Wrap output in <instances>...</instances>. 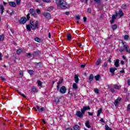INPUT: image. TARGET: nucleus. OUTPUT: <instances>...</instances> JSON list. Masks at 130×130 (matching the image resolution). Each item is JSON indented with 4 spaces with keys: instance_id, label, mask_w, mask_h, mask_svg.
<instances>
[{
    "instance_id": "nucleus-7",
    "label": "nucleus",
    "mask_w": 130,
    "mask_h": 130,
    "mask_svg": "<svg viewBox=\"0 0 130 130\" xmlns=\"http://www.w3.org/2000/svg\"><path fill=\"white\" fill-rule=\"evenodd\" d=\"M83 114H84V113H83L82 112L79 111H77L76 112V115L78 117H79L80 118H82V117H83Z\"/></svg>"
},
{
    "instance_id": "nucleus-42",
    "label": "nucleus",
    "mask_w": 130,
    "mask_h": 130,
    "mask_svg": "<svg viewBox=\"0 0 130 130\" xmlns=\"http://www.w3.org/2000/svg\"><path fill=\"white\" fill-rule=\"evenodd\" d=\"M129 38V37L128 35H125L124 37V39H125V40H127Z\"/></svg>"
},
{
    "instance_id": "nucleus-56",
    "label": "nucleus",
    "mask_w": 130,
    "mask_h": 130,
    "mask_svg": "<svg viewBox=\"0 0 130 130\" xmlns=\"http://www.w3.org/2000/svg\"><path fill=\"white\" fill-rule=\"evenodd\" d=\"M3 59V55L0 53V60Z\"/></svg>"
},
{
    "instance_id": "nucleus-55",
    "label": "nucleus",
    "mask_w": 130,
    "mask_h": 130,
    "mask_svg": "<svg viewBox=\"0 0 130 130\" xmlns=\"http://www.w3.org/2000/svg\"><path fill=\"white\" fill-rule=\"evenodd\" d=\"M104 68H107V63L105 62L104 63Z\"/></svg>"
},
{
    "instance_id": "nucleus-51",
    "label": "nucleus",
    "mask_w": 130,
    "mask_h": 130,
    "mask_svg": "<svg viewBox=\"0 0 130 130\" xmlns=\"http://www.w3.org/2000/svg\"><path fill=\"white\" fill-rule=\"evenodd\" d=\"M27 20H29L30 19V14H28L26 16Z\"/></svg>"
},
{
    "instance_id": "nucleus-15",
    "label": "nucleus",
    "mask_w": 130,
    "mask_h": 130,
    "mask_svg": "<svg viewBox=\"0 0 130 130\" xmlns=\"http://www.w3.org/2000/svg\"><path fill=\"white\" fill-rule=\"evenodd\" d=\"M118 15L119 16H120V18H121V17L123 16V12H122V11H121V10H119Z\"/></svg>"
},
{
    "instance_id": "nucleus-39",
    "label": "nucleus",
    "mask_w": 130,
    "mask_h": 130,
    "mask_svg": "<svg viewBox=\"0 0 130 130\" xmlns=\"http://www.w3.org/2000/svg\"><path fill=\"white\" fill-rule=\"evenodd\" d=\"M16 5L19 6L20 5V3H21V0H16Z\"/></svg>"
},
{
    "instance_id": "nucleus-12",
    "label": "nucleus",
    "mask_w": 130,
    "mask_h": 130,
    "mask_svg": "<svg viewBox=\"0 0 130 130\" xmlns=\"http://www.w3.org/2000/svg\"><path fill=\"white\" fill-rule=\"evenodd\" d=\"M0 10L1 11V14L3 15V14H4V11H5V8L4 7V6H0Z\"/></svg>"
},
{
    "instance_id": "nucleus-54",
    "label": "nucleus",
    "mask_w": 130,
    "mask_h": 130,
    "mask_svg": "<svg viewBox=\"0 0 130 130\" xmlns=\"http://www.w3.org/2000/svg\"><path fill=\"white\" fill-rule=\"evenodd\" d=\"M55 101H56V103H58V102H59V99H58V98H56L55 99Z\"/></svg>"
},
{
    "instance_id": "nucleus-34",
    "label": "nucleus",
    "mask_w": 130,
    "mask_h": 130,
    "mask_svg": "<svg viewBox=\"0 0 130 130\" xmlns=\"http://www.w3.org/2000/svg\"><path fill=\"white\" fill-rule=\"evenodd\" d=\"M4 39H5V37L4 36H0V41H4Z\"/></svg>"
},
{
    "instance_id": "nucleus-32",
    "label": "nucleus",
    "mask_w": 130,
    "mask_h": 130,
    "mask_svg": "<svg viewBox=\"0 0 130 130\" xmlns=\"http://www.w3.org/2000/svg\"><path fill=\"white\" fill-rule=\"evenodd\" d=\"M123 47H124V49H125L126 51L127 52H128V50L127 49V46H126V45H124Z\"/></svg>"
},
{
    "instance_id": "nucleus-57",
    "label": "nucleus",
    "mask_w": 130,
    "mask_h": 130,
    "mask_svg": "<svg viewBox=\"0 0 130 130\" xmlns=\"http://www.w3.org/2000/svg\"><path fill=\"white\" fill-rule=\"evenodd\" d=\"M130 110V104L128 105L127 106V111H129Z\"/></svg>"
},
{
    "instance_id": "nucleus-10",
    "label": "nucleus",
    "mask_w": 130,
    "mask_h": 130,
    "mask_svg": "<svg viewBox=\"0 0 130 130\" xmlns=\"http://www.w3.org/2000/svg\"><path fill=\"white\" fill-rule=\"evenodd\" d=\"M74 79H75L74 81H75V83H79V77H78V75H75L74 76Z\"/></svg>"
},
{
    "instance_id": "nucleus-35",
    "label": "nucleus",
    "mask_w": 130,
    "mask_h": 130,
    "mask_svg": "<svg viewBox=\"0 0 130 130\" xmlns=\"http://www.w3.org/2000/svg\"><path fill=\"white\" fill-rule=\"evenodd\" d=\"M35 110L36 111H37V110H39V111H40V107H39V106H36V108H35Z\"/></svg>"
},
{
    "instance_id": "nucleus-3",
    "label": "nucleus",
    "mask_w": 130,
    "mask_h": 130,
    "mask_svg": "<svg viewBox=\"0 0 130 130\" xmlns=\"http://www.w3.org/2000/svg\"><path fill=\"white\" fill-rule=\"evenodd\" d=\"M59 91L60 93H61V94H66V92H67V88L65 87L64 86H62L60 87Z\"/></svg>"
},
{
    "instance_id": "nucleus-18",
    "label": "nucleus",
    "mask_w": 130,
    "mask_h": 130,
    "mask_svg": "<svg viewBox=\"0 0 130 130\" xmlns=\"http://www.w3.org/2000/svg\"><path fill=\"white\" fill-rule=\"evenodd\" d=\"M81 128L80 127V126L79 125H75L74 127V130H80Z\"/></svg>"
},
{
    "instance_id": "nucleus-2",
    "label": "nucleus",
    "mask_w": 130,
    "mask_h": 130,
    "mask_svg": "<svg viewBox=\"0 0 130 130\" xmlns=\"http://www.w3.org/2000/svg\"><path fill=\"white\" fill-rule=\"evenodd\" d=\"M30 27L32 30H36L37 28H38V21H36L35 24L34 22L31 20L30 21Z\"/></svg>"
},
{
    "instance_id": "nucleus-49",
    "label": "nucleus",
    "mask_w": 130,
    "mask_h": 130,
    "mask_svg": "<svg viewBox=\"0 0 130 130\" xmlns=\"http://www.w3.org/2000/svg\"><path fill=\"white\" fill-rule=\"evenodd\" d=\"M76 20H80L81 19V17L79 16V15H77L76 18Z\"/></svg>"
},
{
    "instance_id": "nucleus-17",
    "label": "nucleus",
    "mask_w": 130,
    "mask_h": 130,
    "mask_svg": "<svg viewBox=\"0 0 130 130\" xmlns=\"http://www.w3.org/2000/svg\"><path fill=\"white\" fill-rule=\"evenodd\" d=\"M27 73H28V74H29L30 76H32V75L34 74V71H33L32 70H28Z\"/></svg>"
},
{
    "instance_id": "nucleus-25",
    "label": "nucleus",
    "mask_w": 130,
    "mask_h": 130,
    "mask_svg": "<svg viewBox=\"0 0 130 130\" xmlns=\"http://www.w3.org/2000/svg\"><path fill=\"white\" fill-rule=\"evenodd\" d=\"M101 112H102V109L101 108L100 110L98 111L97 116H100V114H101Z\"/></svg>"
},
{
    "instance_id": "nucleus-8",
    "label": "nucleus",
    "mask_w": 130,
    "mask_h": 130,
    "mask_svg": "<svg viewBox=\"0 0 130 130\" xmlns=\"http://www.w3.org/2000/svg\"><path fill=\"white\" fill-rule=\"evenodd\" d=\"M8 4L9 5V6H10V7H12V8H16V3L14 2H9Z\"/></svg>"
},
{
    "instance_id": "nucleus-28",
    "label": "nucleus",
    "mask_w": 130,
    "mask_h": 130,
    "mask_svg": "<svg viewBox=\"0 0 130 130\" xmlns=\"http://www.w3.org/2000/svg\"><path fill=\"white\" fill-rule=\"evenodd\" d=\"M35 40L37 42H38L39 43H40V42H41V40H40V39L38 38H36L35 39Z\"/></svg>"
},
{
    "instance_id": "nucleus-46",
    "label": "nucleus",
    "mask_w": 130,
    "mask_h": 130,
    "mask_svg": "<svg viewBox=\"0 0 130 130\" xmlns=\"http://www.w3.org/2000/svg\"><path fill=\"white\" fill-rule=\"evenodd\" d=\"M43 2H45V3H51V1L52 0H43Z\"/></svg>"
},
{
    "instance_id": "nucleus-13",
    "label": "nucleus",
    "mask_w": 130,
    "mask_h": 130,
    "mask_svg": "<svg viewBox=\"0 0 130 130\" xmlns=\"http://www.w3.org/2000/svg\"><path fill=\"white\" fill-rule=\"evenodd\" d=\"M117 69L116 68H110V73H112V74H114V72H115V71H116Z\"/></svg>"
},
{
    "instance_id": "nucleus-43",
    "label": "nucleus",
    "mask_w": 130,
    "mask_h": 130,
    "mask_svg": "<svg viewBox=\"0 0 130 130\" xmlns=\"http://www.w3.org/2000/svg\"><path fill=\"white\" fill-rule=\"evenodd\" d=\"M44 111V108L42 107L41 109H40V111L39 112H43Z\"/></svg>"
},
{
    "instance_id": "nucleus-41",
    "label": "nucleus",
    "mask_w": 130,
    "mask_h": 130,
    "mask_svg": "<svg viewBox=\"0 0 130 130\" xmlns=\"http://www.w3.org/2000/svg\"><path fill=\"white\" fill-rule=\"evenodd\" d=\"M122 8L123 9V10H125V9H126V5H122Z\"/></svg>"
},
{
    "instance_id": "nucleus-4",
    "label": "nucleus",
    "mask_w": 130,
    "mask_h": 130,
    "mask_svg": "<svg viewBox=\"0 0 130 130\" xmlns=\"http://www.w3.org/2000/svg\"><path fill=\"white\" fill-rule=\"evenodd\" d=\"M43 15L44 17H45L47 19H50V18H51V15H50V14H49V13L44 12Z\"/></svg>"
},
{
    "instance_id": "nucleus-26",
    "label": "nucleus",
    "mask_w": 130,
    "mask_h": 130,
    "mask_svg": "<svg viewBox=\"0 0 130 130\" xmlns=\"http://www.w3.org/2000/svg\"><path fill=\"white\" fill-rule=\"evenodd\" d=\"M31 91L32 92H36V91H37V89L36 88V87H35V86H32L31 87Z\"/></svg>"
},
{
    "instance_id": "nucleus-64",
    "label": "nucleus",
    "mask_w": 130,
    "mask_h": 130,
    "mask_svg": "<svg viewBox=\"0 0 130 130\" xmlns=\"http://www.w3.org/2000/svg\"><path fill=\"white\" fill-rule=\"evenodd\" d=\"M66 130H73L72 128H67Z\"/></svg>"
},
{
    "instance_id": "nucleus-24",
    "label": "nucleus",
    "mask_w": 130,
    "mask_h": 130,
    "mask_svg": "<svg viewBox=\"0 0 130 130\" xmlns=\"http://www.w3.org/2000/svg\"><path fill=\"white\" fill-rule=\"evenodd\" d=\"M94 79L96 81H99V79H100V75H97L96 76H94Z\"/></svg>"
},
{
    "instance_id": "nucleus-30",
    "label": "nucleus",
    "mask_w": 130,
    "mask_h": 130,
    "mask_svg": "<svg viewBox=\"0 0 130 130\" xmlns=\"http://www.w3.org/2000/svg\"><path fill=\"white\" fill-rule=\"evenodd\" d=\"M73 89H78V86H77V84L73 83Z\"/></svg>"
},
{
    "instance_id": "nucleus-52",
    "label": "nucleus",
    "mask_w": 130,
    "mask_h": 130,
    "mask_svg": "<svg viewBox=\"0 0 130 130\" xmlns=\"http://www.w3.org/2000/svg\"><path fill=\"white\" fill-rule=\"evenodd\" d=\"M113 23H114V18H112V19L111 20V23L113 24Z\"/></svg>"
},
{
    "instance_id": "nucleus-37",
    "label": "nucleus",
    "mask_w": 130,
    "mask_h": 130,
    "mask_svg": "<svg viewBox=\"0 0 130 130\" xmlns=\"http://www.w3.org/2000/svg\"><path fill=\"white\" fill-rule=\"evenodd\" d=\"M52 10H53V7H49L47 10L48 11V12H51V11H52Z\"/></svg>"
},
{
    "instance_id": "nucleus-19",
    "label": "nucleus",
    "mask_w": 130,
    "mask_h": 130,
    "mask_svg": "<svg viewBox=\"0 0 130 130\" xmlns=\"http://www.w3.org/2000/svg\"><path fill=\"white\" fill-rule=\"evenodd\" d=\"M101 63V59L99 58L95 62L96 66H99Z\"/></svg>"
},
{
    "instance_id": "nucleus-31",
    "label": "nucleus",
    "mask_w": 130,
    "mask_h": 130,
    "mask_svg": "<svg viewBox=\"0 0 130 130\" xmlns=\"http://www.w3.org/2000/svg\"><path fill=\"white\" fill-rule=\"evenodd\" d=\"M117 28V25H116V24H114L112 26V28L113 29V30H115Z\"/></svg>"
},
{
    "instance_id": "nucleus-1",
    "label": "nucleus",
    "mask_w": 130,
    "mask_h": 130,
    "mask_svg": "<svg viewBox=\"0 0 130 130\" xmlns=\"http://www.w3.org/2000/svg\"><path fill=\"white\" fill-rule=\"evenodd\" d=\"M56 4H57L58 7H60L61 9H69L70 6L63 0H56Z\"/></svg>"
},
{
    "instance_id": "nucleus-48",
    "label": "nucleus",
    "mask_w": 130,
    "mask_h": 130,
    "mask_svg": "<svg viewBox=\"0 0 130 130\" xmlns=\"http://www.w3.org/2000/svg\"><path fill=\"white\" fill-rule=\"evenodd\" d=\"M36 12L37 13V14H38L39 15L40 14V10L39 9H37L36 10Z\"/></svg>"
},
{
    "instance_id": "nucleus-45",
    "label": "nucleus",
    "mask_w": 130,
    "mask_h": 130,
    "mask_svg": "<svg viewBox=\"0 0 130 130\" xmlns=\"http://www.w3.org/2000/svg\"><path fill=\"white\" fill-rule=\"evenodd\" d=\"M106 126V130H112L111 128L109 127L108 126Z\"/></svg>"
},
{
    "instance_id": "nucleus-59",
    "label": "nucleus",
    "mask_w": 130,
    "mask_h": 130,
    "mask_svg": "<svg viewBox=\"0 0 130 130\" xmlns=\"http://www.w3.org/2000/svg\"><path fill=\"white\" fill-rule=\"evenodd\" d=\"M88 114L89 115H91V116L93 115V113H91V112H88Z\"/></svg>"
},
{
    "instance_id": "nucleus-9",
    "label": "nucleus",
    "mask_w": 130,
    "mask_h": 130,
    "mask_svg": "<svg viewBox=\"0 0 130 130\" xmlns=\"http://www.w3.org/2000/svg\"><path fill=\"white\" fill-rule=\"evenodd\" d=\"M121 100V98H118L117 100H116L114 102L115 106H117L118 103L120 102Z\"/></svg>"
},
{
    "instance_id": "nucleus-11",
    "label": "nucleus",
    "mask_w": 130,
    "mask_h": 130,
    "mask_svg": "<svg viewBox=\"0 0 130 130\" xmlns=\"http://www.w3.org/2000/svg\"><path fill=\"white\" fill-rule=\"evenodd\" d=\"M115 66L116 68H118V67H119V60H116L115 62Z\"/></svg>"
},
{
    "instance_id": "nucleus-6",
    "label": "nucleus",
    "mask_w": 130,
    "mask_h": 130,
    "mask_svg": "<svg viewBox=\"0 0 130 130\" xmlns=\"http://www.w3.org/2000/svg\"><path fill=\"white\" fill-rule=\"evenodd\" d=\"M90 108L89 106L83 107V109L81 110V112H82V113H85L86 110H90Z\"/></svg>"
},
{
    "instance_id": "nucleus-58",
    "label": "nucleus",
    "mask_w": 130,
    "mask_h": 130,
    "mask_svg": "<svg viewBox=\"0 0 130 130\" xmlns=\"http://www.w3.org/2000/svg\"><path fill=\"white\" fill-rule=\"evenodd\" d=\"M87 21V18L86 17H83V21L86 22Z\"/></svg>"
},
{
    "instance_id": "nucleus-20",
    "label": "nucleus",
    "mask_w": 130,
    "mask_h": 130,
    "mask_svg": "<svg viewBox=\"0 0 130 130\" xmlns=\"http://www.w3.org/2000/svg\"><path fill=\"white\" fill-rule=\"evenodd\" d=\"M67 40H68L69 41H71V40H72V36L71 35V34H68L67 35Z\"/></svg>"
},
{
    "instance_id": "nucleus-47",
    "label": "nucleus",
    "mask_w": 130,
    "mask_h": 130,
    "mask_svg": "<svg viewBox=\"0 0 130 130\" xmlns=\"http://www.w3.org/2000/svg\"><path fill=\"white\" fill-rule=\"evenodd\" d=\"M19 94H20V95H21V96L23 97V98H26V95H24V94H22V93H21V92H19Z\"/></svg>"
},
{
    "instance_id": "nucleus-63",
    "label": "nucleus",
    "mask_w": 130,
    "mask_h": 130,
    "mask_svg": "<svg viewBox=\"0 0 130 130\" xmlns=\"http://www.w3.org/2000/svg\"><path fill=\"white\" fill-rule=\"evenodd\" d=\"M127 83H128V85L129 86L130 85V80L129 79L127 80Z\"/></svg>"
},
{
    "instance_id": "nucleus-44",
    "label": "nucleus",
    "mask_w": 130,
    "mask_h": 130,
    "mask_svg": "<svg viewBox=\"0 0 130 130\" xmlns=\"http://www.w3.org/2000/svg\"><path fill=\"white\" fill-rule=\"evenodd\" d=\"M87 12L88 13H89V14H91V13H92V11L91 10V9L90 8H88L87 9Z\"/></svg>"
},
{
    "instance_id": "nucleus-16",
    "label": "nucleus",
    "mask_w": 130,
    "mask_h": 130,
    "mask_svg": "<svg viewBox=\"0 0 130 130\" xmlns=\"http://www.w3.org/2000/svg\"><path fill=\"white\" fill-rule=\"evenodd\" d=\"M29 13L32 15V16H34L35 15V11H34V9H30L29 10Z\"/></svg>"
},
{
    "instance_id": "nucleus-23",
    "label": "nucleus",
    "mask_w": 130,
    "mask_h": 130,
    "mask_svg": "<svg viewBox=\"0 0 130 130\" xmlns=\"http://www.w3.org/2000/svg\"><path fill=\"white\" fill-rule=\"evenodd\" d=\"M85 125L86 127H88V128H90L91 127V125L89 124V121H86L85 122Z\"/></svg>"
},
{
    "instance_id": "nucleus-38",
    "label": "nucleus",
    "mask_w": 130,
    "mask_h": 130,
    "mask_svg": "<svg viewBox=\"0 0 130 130\" xmlns=\"http://www.w3.org/2000/svg\"><path fill=\"white\" fill-rule=\"evenodd\" d=\"M94 91L96 94H99V89L95 88Z\"/></svg>"
},
{
    "instance_id": "nucleus-21",
    "label": "nucleus",
    "mask_w": 130,
    "mask_h": 130,
    "mask_svg": "<svg viewBox=\"0 0 130 130\" xmlns=\"http://www.w3.org/2000/svg\"><path fill=\"white\" fill-rule=\"evenodd\" d=\"M93 79H94V76H93V75L91 74L89 77V82H91L92 81H93Z\"/></svg>"
},
{
    "instance_id": "nucleus-5",
    "label": "nucleus",
    "mask_w": 130,
    "mask_h": 130,
    "mask_svg": "<svg viewBox=\"0 0 130 130\" xmlns=\"http://www.w3.org/2000/svg\"><path fill=\"white\" fill-rule=\"evenodd\" d=\"M26 22H27V19H26V17H22L19 20L20 24H25Z\"/></svg>"
},
{
    "instance_id": "nucleus-62",
    "label": "nucleus",
    "mask_w": 130,
    "mask_h": 130,
    "mask_svg": "<svg viewBox=\"0 0 130 130\" xmlns=\"http://www.w3.org/2000/svg\"><path fill=\"white\" fill-rule=\"evenodd\" d=\"M19 75L20 76H23V72L22 71H20V73H19Z\"/></svg>"
},
{
    "instance_id": "nucleus-22",
    "label": "nucleus",
    "mask_w": 130,
    "mask_h": 130,
    "mask_svg": "<svg viewBox=\"0 0 130 130\" xmlns=\"http://www.w3.org/2000/svg\"><path fill=\"white\" fill-rule=\"evenodd\" d=\"M113 87L114 89H116L117 90H119L120 89V86H118V85L116 84L113 85Z\"/></svg>"
},
{
    "instance_id": "nucleus-27",
    "label": "nucleus",
    "mask_w": 130,
    "mask_h": 130,
    "mask_svg": "<svg viewBox=\"0 0 130 130\" xmlns=\"http://www.w3.org/2000/svg\"><path fill=\"white\" fill-rule=\"evenodd\" d=\"M26 29L27 31H31V25H26Z\"/></svg>"
},
{
    "instance_id": "nucleus-60",
    "label": "nucleus",
    "mask_w": 130,
    "mask_h": 130,
    "mask_svg": "<svg viewBox=\"0 0 130 130\" xmlns=\"http://www.w3.org/2000/svg\"><path fill=\"white\" fill-rule=\"evenodd\" d=\"M10 31L12 32V34H14V29L13 28H10Z\"/></svg>"
},
{
    "instance_id": "nucleus-29",
    "label": "nucleus",
    "mask_w": 130,
    "mask_h": 130,
    "mask_svg": "<svg viewBox=\"0 0 130 130\" xmlns=\"http://www.w3.org/2000/svg\"><path fill=\"white\" fill-rule=\"evenodd\" d=\"M38 86L39 87L42 86V82H41V81L40 80L38 81Z\"/></svg>"
},
{
    "instance_id": "nucleus-50",
    "label": "nucleus",
    "mask_w": 130,
    "mask_h": 130,
    "mask_svg": "<svg viewBox=\"0 0 130 130\" xmlns=\"http://www.w3.org/2000/svg\"><path fill=\"white\" fill-rule=\"evenodd\" d=\"M0 78L2 81H6V78H5L4 77L1 76Z\"/></svg>"
},
{
    "instance_id": "nucleus-33",
    "label": "nucleus",
    "mask_w": 130,
    "mask_h": 130,
    "mask_svg": "<svg viewBox=\"0 0 130 130\" xmlns=\"http://www.w3.org/2000/svg\"><path fill=\"white\" fill-rule=\"evenodd\" d=\"M22 50L21 49H19L18 50H17V54H20V53H21V52H22Z\"/></svg>"
},
{
    "instance_id": "nucleus-61",
    "label": "nucleus",
    "mask_w": 130,
    "mask_h": 130,
    "mask_svg": "<svg viewBox=\"0 0 130 130\" xmlns=\"http://www.w3.org/2000/svg\"><path fill=\"white\" fill-rule=\"evenodd\" d=\"M116 18V15H113V16H112V18L113 19H115Z\"/></svg>"
},
{
    "instance_id": "nucleus-36",
    "label": "nucleus",
    "mask_w": 130,
    "mask_h": 130,
    "mask_svg": "<svg viewBox=\"0 0 130 130\" xmlns=\"http://www.w3.org/2000/svg\"><path fill=\"white\" fill-rule=\"evenodd\" d=\"M110 91L112 92V93H115V90L112 87H110Z\"/></svg>"
},
{
    "instance_id": "nucleus-40",
    "label": "nucleus",
    "mask_w": 130,
    "mask_h": 130,
    "mask_svg": "<svg viewBox=\"0 0 130 130\" xmlns=\"http://www.w3.org/2000/svg\"><path fill=\"white\" fill-rule=\"evenodd\" d=\"M63 81V79L60 80L58 81L57 84H58V85H60V84H62V83Z\"/></svg>"
},
{
    "instance_id": "nucleus-14",
    "label": "nucleus",
    "mask_w": 130,
    "mask_h": 130,
    "mask_svg": "<svg viewBox=\"0 0 130 130\" xmlns=\"http://www.w3.org/2000/svg\"><path fill=\"white\" fill-rule=\"evenodd\" d=\"M39 53H40V51L34 52L32 53V56L34 57L37 56V55H38V54H39Z\"/></svg>"
},
{
    "instance_id": "nucleus-53",
    "label": "nucleus",
    "mask_w": 130,
    "mask_h": 130,
    "mask_svg": "<svg viewBox=\"0 0 130 130\" xmlns=\"http://www.w3.org/2000/svg\"><path fill=\"white\" fill-rule=\"evenodd\" d=\"M85 67H86V64H82L80 66V67L81 68V69H84L85 68Z\"/></svg>"
}]
</instances>
